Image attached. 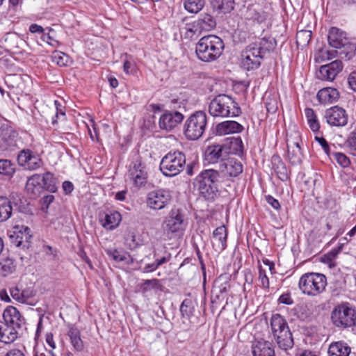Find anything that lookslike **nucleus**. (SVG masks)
I'll return each mask as SVG.
<instances>
[{
    "instance_id": "09e8293b",
    "label": "nucleus",
    "mask_w": 356,
    "mask_h": 356,
    "mask_svg": "<svg viewBox=\"0 0 356 356\" xmlns=\"http://www.w3.org/2000/svg\"><path fill=\"white\" fill-rule=\"evenodd\" d=\"M15 172L14 164L7 159L0 160V175L11 177Z\"/></svg>"
},
{
    "instance_id": "c9c22d12",
    "label": "nucleus",
    "mask_w": 356,
    "mask_h": 356,
    "mask_svg": "<svg viewBox=\"0 0 356 356\" xmlns=\"http://www.w3.org/2000/svg\"><path fill=\"white\" fill-rule=\"evenodd\" d=\"M13 213L11 201L6 196H0V222L9 219Z\"/></svg>"
},
{
    "instance_id": "bf43d9fd",
    "label": "nucleus",
    "mask_w": 356,
    "mask_h": 356,
    "mask_svg": "<svg viewBox=\"0 0 356 356\" xmlns=\"http://www.w3.org/2000/svg\"><path fill=\"white\" fill-rule=\"evenodd\" d=\"M10 293L13 298L18 301L19 302H22V301L24 300L22 296V290L17 286L10 288Z\"/></svg>"
},
{
    "instance_id": "f704fd0d",
    "label": "nucleus",
    "mask_w": 356,
    "mask_h": 356,
    "mask_svg": "<svg viewBox=\"0 0 356 356\" xmlns=\"http://www.w3.org/2000/svg\"><path fill=\"white\" fill-rule=\"evenodd\" d=\"M252 45L256 46L257 48L259 49L260 54H261V56L263 57L266 52L272 51L275 48L277 42L272 37H264L259 39L258 42L252 43Z\"/></svg>"
},
{
    "instance_id": "864d4df0",
    "label": "nucleus",
    "mask_w": 356,
    "mask_h": 356,
    "mask_svg": "<svg viewBox=\"0 0 356 356\" xmlns=\"http://www.w3.org/2000/svg\"><path fill=\"white\" fill-rule=\"evenodd\" d=\"M124 61L123 70L127 74H133L136 71V66L135 63L131 60V56Z\"/></svg>"
},
{
    "instance_id": "9b49d317",
    "label": "nucleus",
    "mask_w": 356,
    "mask_h": 356,
    "mask_svg": "<svg viewBox=\"0 0 356 356\" xmlns=\"http://www.w3.org/2000/svg\"><path fill=\"white\" fill-rule=\"evenodd\" d=\"M170 200L171 195L169 191L159 189L148 193L146 202L150 209L161 210L170 203Z\"/></svg>"
},
{
    "instance_id": "a878e982",
    "label": "nucleus",
    "mask_w": 356,
    "mask_h": 356,
    "mask_svg": "<svg viewBox=\"0 0 356 356\" xmlns=\"http://www.w3.org/2000/svg\"><path fill=\"white\" fill-rule=\"evenodd\" d=\"M252 349L253 356H275L273 345L268 341L260 340L254 342Z\"/></svg>"
},
{
    "instance_id": "20e7f679",
    "label": "nucleus",
    "mask_w": 356,
    "mask_h": 356,
    "mask_svg": "<svg viewBox=\"0 0 356 356\" xmlns=\"http://www.w3.org/2000/svg\"><path fill=\"white\" fill-rule=\"evenodd\" d=\"M327 286V278L321 273H307L303 274L298 282L301 292L309 296H316L323 293Z\"/></svg>"
},
{
    "instance_id": "4c0bfd02",
    "label": "nucleus",
    "mask_w": 356,
    "mask_h": 356,
    "mask_svg": "<svg viewBox=\"0 0 356 356\" xmlns=\"http://www.w3.org/2000/svg\"><path fill=\"white\" fill-rule=\"evenodd\" d=\"M42 187L50 193H55L58 189L57 179L54 174L50 172H46L42 175Z\"/></svg>"
},
{
    "instance_id": "bb28decb",
    "label": "nucleus",
    "mask_w": 356,
    "mask_h": 356,
    "mask_svg": "<svg viewBox=\"0 0 356 356\" xmlns=\"http://www.w3.org/2000/svg\"><path fill=\"white\" fill-rule=\"evenodd\" d=\"M317 98L321 104H332L339 98V92L334 88H324L318 92Z\"/></svg>"
},
{
    "instance_id": "e2e57ef3",
    "label": "nucleus",
    "mask_w": 356,
    "mask_h": 356,
    "mask_svg": "<svg viewBox=\"0 0 356 356\" xmlns=\"http://www.w3.org/2000/svg\"><path fill=\"white\" fill-rule=\"evenodd\" d=\"M315 139L316 141H318L319 145L322 147L325 153L327 155L330 156V146H329L327 142L326 141V140L323 137H317V136L315 137Z\"/></svg>"
},
{
    "instance_id": "aec40b11",
    "label": "nucleus",
    "mask_w": 356,
    "mask_h": 356,
    "mask_svg": "<svg viewBox=\"0 0 356 356\" xmlns=\"http://www.w3.org/2000/svg\"><path fill=\"white\" fill-rule=\"evenodd\" d=\"M343 65L340 60H335L329 64L322 65L318 71V77L323 81H333L341 72Z\"/></svg>"
},
{
    "instance_id": "3c124183",
    "label": "nucleus",
    "mask_w": 356,
    "mask_h": 356,
    "mask_svg": "<svg viewBox=\"0 0 356 356\" xmlns=\"http://www.w3.org/2000/svg\"><path fill=\"white\" fill-rule=\"evenodd\" d=\"M52 60L59 66H66L69 62V57L61 51H55L52 55Z\"/></svg>"
},
{
    "instance_id": "0e129e2a",
    "label": "nucleus",
    "mask_w": 356,
    "mask_h": 356,
    "mask_svg": "<svg viewBox=\"0 0 356 356\" xmlns=\"http://www.w3.org/2000/svg\"><path fill=\"white\" fill-rule=\"evenodd\" d=\"M266 108L268 113H275L277 110V104L275 99H270L266 103Z\"/></svg>"
},
{
    "instance_id": "a18cd8bd",
    "label": "nucleus",
    "mask_w": 356,
    "mask_h": 356,
    "mask_svg": "<svg viewBox=\"0 0 356 356\" xmlns=\"http://www.w3.org/2000/svg\"><path fill=\"white\" fill-rule=\"evenodd\" d=\"M184 8L191 13H197L204 6V0H184Z\"/></svg>"
},
{
    "instance_id": "6ab92c4d",
    "label": "nucleus",
    "mask_w": 356,
    "mask_h": 356,
    "mask_svg": "<svg viewBox=\"0 0 356 356\" xmlns=\"http://www.w3.org/2000/svg\"><path fill=\"white\" fill-rule=\"evenodd\" d=\"M165 229L168 232L176 233L184 229V216L179 209L174 208L165 220Z\"/></svg>"
},
{
    "instance_id": "473e14b6",
    "label": "nucleus",
    "mask_w": 356,
    "mask_h": 356,
    "mask_svg": "<svg viewBox=\"0 0 356 356\" xmlns=\"http://www.w3.org/2000/svg\"><path fill=\"white\" fill-rule=\"evenodd\" d=\"M350 347L343 341L332 343L328 348L329 356H348L350 353Z\"/></svg>"
},
{
    "instance_id": "6e6552de",
    "label": "nucleus",
    "mask_w": 356,
    "mask_h": 356,
    "mask_svg": "<svg viewBox=\"0 0 356 356\" xmlns=\"http://www.w3.org/2000/svg\"><path fill=\"white\" fill-rule=\"evenodd\" d=\"M355 312L346 305H341L334 308L331 318L337 327H350L354 324Z\"/></svg>"
},
{
    "instance_id": "774afa93",
    "label": "nucleus",
    "mask_w": 356,
    "mask_h": 356,
    "mask_svg": "<svg viewBox=\"0 0 356 356\" xmlns=\"http://www.w3.org/2000/svg\"><path fill=\"white\" fill-rule=\"evenodd\" d=\"M348 82L350 88L356 92V71L352 72L348 78Z\"/></svg>"
},
{
    "instance_id": "412c9836",
    "label": "nucleus",
    "mask_w": 356,
    "mask_h": 356,
    "mask_svg": "<svg viewBox=\"0 0 356 356\" xmlns=\"http://www.w3.org/2000/svg\"><path fill=\"white\" fill-rule=\"evenodd\" d=\"M3 323L12 326L17 330L24 323V319L19 312L13 306L7 307L3 313Z\"/></svg>"
},
{
    "instance_id": "72a5a7b5",
    "label": "nucleus",
    "mask_w": 356,
    "mask_h": 356,
    "mask_svg": "<svg viewBox=\"0 0 356 356\" xmlns=\"http://www.w3.org/2000/svg\"><path fill=\"white\" fill-rule=\"evenodd\" d=\"M273 168L277 174L278 178L282 181L288 179V173L286 165L279 156H273L272 157Z\"/></svg>"
},
{
    "instance_id": "dca6fc26",
    "label": "nucleus",
    "mask_w": 356,
    "mask_h": 356,
    "mask_svg": "<svg viewBox=\"0 0 356 356\" xmlns=\"http://www.w3.org/2000/svg\"><path fill=\"white\" fill-rule=\"evenodd\" d=\"M228 153V148L225 145H210L205 151L204 159L209 164H213V168H217V165L227 158Z\"/></svg>"
},
{
    "instance_id": "423d86ee",
    "label": "nucleus",
    "mask_w": 356,
    "mask_h": 356,
    "mask_svg": "<svg viewBox=\"0 0 356 356\" xmlns=\"http://www.w3.org/2000/svg\"><path fill=\"white\" fill-rule=\"evenodd\" d=\"M207 124V116L204 111L191 114L184 124V134L188 140L199 139L204 133Z\"/></svg>"
},
{
    "instance_id": "de8ad7c7",
    "label": "nucleus",
    "mask_w": 356,
    "mask_h": 356,
    "mask_svg": "<svg viewBox=\"0 0 356 356\" xmlns=\"http://www.w3.org/2000/svg\"><path fill=\"white\" fill-rule=\"evenodd\" d=\"M195 308L190 299H185L180 305V312L184 318H190L193 314Z\"/></svg>"
},
{
    "instance_id": "58836bf2",
    "label": "nucleus",
    "mask_w": 356,
    "mask_h": 356,
    "mask_svg": "<svg viewBox=\"0 0 356 356\" xmlns=\"http://www.w3.org/2000/svg\"><path fill=\"white\" fill-rule=\"evenodd\" d=\"M270 325L273 335L289 328L286 320L279 314L272 316Z\"/></svg>"
},
{
    "instance_id": "39448f33",
    "label": "nucleus",
    "mask_w": 356,
    "mask_h": 356,
    "mask_svg": "<svg viewBox=\"0 0 356 356\" xmlns=\"http://www.w3.org/2000/svg\"><path fill=\"white\" fill-rule=\"evenodd\" d=\"M186 162L184 152L170 151L162 158L159 168L164 176L175 177L183 171Z\"/></svg>"
},
{
    "instance_id": "4d7b16f0",
    "label": "nucleus",
    "mask_w": 356,
    "mask_h": 356,
    "mask_svg": "<svg viewBox=\"0 0 356 356\" xmlns=\"http://www.w3.org/2000/svg\"><path fill=\"white\" fill-rule=\"evenodd\" d=\"M198 170L199 163L195 161H193L187 164L186 168V173L188 176H193L195 172H197Z\"/></svg>"
},
{
    "instance_id": "ddd939ff",
    "label": "nucleus",
    "mask_w": 356,
    "mask_h": 356,
    "mask_svg": "<svg viewBox=\"0 0 356 356\" xmlns=\"http://www.w3.org/2000/svg\"><path fill=\"white\" fill-rule=\"evenodd\" d=\"M0 138L5 149H12L15 147L19 140L17 131L8 121H5L0 127Z\"/></svg>"
},
{
    "instance_id": "7c9ffc66",
    "label": "nucleus",
    "mask_w": 356,
    "mask_h": 356,
    "mask_svg": "<svg viewBox=\"0 0 356 356\" xmlns=\"http://www.w3.org/2000/svg\"><path fill=\"white\" fill-rule=\"evenodd\" d=\"M274 337L276 338L277 343L280 348L286 350L293 348V339L289 328L284 330H282V332L275 334Z\"/></svg>"
},
{
    "instance_id": "5fc2aeb1",
    "label": "nucleus",
    "mask_w": 356,
    "mask_h": 356,
    "mask_svg": "<svg viewBox=\"0 0 356 356\" xmlns=\"http://www.w3.org/2000/svg\"><path fill=\"white\" fill-rule=\"evenodd\" d=\"M54 105L56 106V113L54 117L52 118V124H55L57 122V119L60 117H65V108L62 106L60 102L58 100L54 101Z\"/></svg>"
},
{
    "instance_id": "2eb2a0df",
    "label": "nucleus",
    "mask_w": 356,
    "mask_h": 356,
    "mask_svg": "<svg viewBox=\"0 0 356 356\" xmlns=\"http://www.w3.org/2000/svg\"><path fill=\"white\" fill-rule=\"evenodd\" d=\"M242 56L243 67L248 71L257 69L260 66L263 58L260 54L259 49L252 44L246 48Z\"/></svg>"
},
{
    "instance_id": "37998d69",
    "label": "nucleus",
    "mask_w": 356,
    "mask_h": 356,
    "mask_svg": "<svg viewBox=\"0 0 356 356\" xmlns=\"http://www.w3.org/2000/svg\"><path fill=\"white\" fill-rule=\"evenodd\" d=\"M183 31L184 36L186 38H193V37L198 36L202 33V31L196 21L186 24L183 28Z\"/></svg>"
},
{
    "instance_id": "4468645a",
    "label": "nucleus",
    "mask_w": 356,
    "mask_h": 356,
    "mask_svg": "<svg viewBox=\"0 0 356 356\" xmlns=\"http://www.w3.org/2000/svg\"><path fill=\"white\" fill-rule=\"evenodd\" d=\"M129 176L136 186H140L146 182L147 173L145 166L138 155L129 165Z\"/></svg>"
},
{
    "instance_id": "a19ab883",
    "label": "nucleus",
    "mask_w": 356,
    "mask_h": 356,
    "mask_svg": "<svg viewBox=\"0 0 356 356\" xmlns=\"http://www.w3.org/2000/svg\"><path fill=\"white\" fill-rule=\"evenodd\" d=\"M212 6L221 13H227L231 12L234 7V0H213Z\"/></svg>"
},
{
    "instance_id": "f03ea898",
    "label": "nucleus",
    "mask_w": 356,
    "mask_h": 356,
    "mask_svg": "<svg viewBox=\"0 0 356 356\" xmlns=\"http://www.w3.org/2000/svg\"><path fill=\"white\" fill-rule=\"evenodd\" d=\"M209 113L214 118H234L239 116L241 109L238 103L225 94L216 96L209 104Z\"/></svg>"
},
{
    "instance_id": "338daca9",
    "label": "nucleus",
    "mask_w": 356,
    "mask_h": 356,
    "mask_svg": "<svg viewBox=\"0 0 356 356\" xmlns=\"http://www.w3.org/2000/svg\"><path fill=\"white\" fill-rule=\"evenodd\" d=\"M347 143L351 149L356 150V131H353L350 134Z\"/></svg>"
},
{
    "instance_id": "c85d7f7f",
    "label": "nucleus",
    "mask_w": 356,
    "mask_h": 356,
    "mask_svg": "<svg viewBox=\"0 0 356 356\" xmlns=\"http://www.w3.org/2000/svg\"><path fill=\"white\" fill-rule=\"evenodd\" d=\"M107 255L115 262H124L127 265L134 263V259L127 252L117 248H107L105 250Z\"/></svg>"
},
{
    "instance_id": "c756f323",
    "label": "nucleus",
    "mask_w": 356,
    "mask_h": 356,
    "mask_svg": "<svg viewBox=\"0 0 356 356\" xmlns=\"http://www.w3.org/2000/svg\"><path fill=\"white\" fill-rule=\"evenodd\" d=\"M17 338V331L12 326L0 321V341L10 343Z\"/></svg>"
},
{
    "instance_id": "393cba45",
    "label": "nucleus",
    "mask_w": 356,
    "mask_h": 356,
    "mask_svg": "<svg viewBox=\"0 0 356 356\" xmlns=\"http://www.w3.org/2000/svg\"><path fill=\"white\" fill-rule=\"evenodd\" d=\"M122 220L121 214L116 211H108L104 216L101 217L99 221L102 227L106 229L113 230L118 227Z\"/></svg>"
},
{
    "instance_id": "49530a36",
    "label": "nucleus",
    "mask_w": 356,
    "mask_h": 356,
    "mask_svg": "<svg viewBox=\"0 0 356 356\" xmlns=\"http://www.w3.org/2000/svg\"><path fill=\"white\" fill-rule=\"evenodd\" d=\"M338 52L337 50L321 49L316 56L315 60L318 63L325 62L335 58Z\"/></svg>"
},
{
    "instance_id": "f8f14e48",
    "label": "nucleus",
    "mask_w": 356,
    "mask_h": 356,
    "mask_svg": "<svg viewBox=\"0 0 356 356\" xmlns=\"http://www.w3.org/2000/svg\"><path fill=\"white\" fill-rule=\"evenodd\" d=\"M17 162L25 170L31 171L39 169L43 164L39 155L29 149H23L19 152Z\"/></svg>"
},
{
    "instance_id": "8fccbe9b",
    "label": "nucleus",
    "mask_w": 356,
    "mask_h": 356,
    "mask_svg": "<svg viewBox=\"0 0 356 356\" xmlns=\"http://www.w3.org/2000/svg\"><path fill=\"white\" fill-rule=\"evenodd\" d=\"M312 38V32L306 30H301L296 34V42L298 45L305 46L307 44Z\"/></svg>"
},
{
    "instance_id": "ea45409f",
    "label": "nucleus",
    "mask_w": 356,
    "mask_h": 356,
    "mask_svg": "<svg viewBox=\"0 0 356 356\" xmlns=\"http://www.w3.org/2000/svg\"><path fill=\"white\" fill-rule=\"evenodd\" d=\"M339 49H341L339 52L341 58L350 60L356 54V42L348 39L347 42H345Z\"/></svg>"
},
{
    "instance_id": "79ce46f5",
    "label": "nucleus",
    "mask_w": 356,
    "mask_h": 356,
    "mask_svg": "<svg viewBox=\"0 0 356 356\" xmlns=\"http://www.w3.org/2000/svg\"><path fill=\"white\" fill-rule=\"evenodd\" d=\"M305 113L311 130L314 132L318 131L320 129V124L314 111L312 108H307L305 110Z\"/></svg>"
},
{
    "instance_id": "a211bd4d",
    "label": "nucleus",
    "mask_w": 356,
    "mask_h": 356,
    "mask_svg": "<svg viewBox=\"0 0 356 356\" xmlns=\"http://www.w3.org/2000/svg\"><path fill=\"white\" fill-rule=\"evenodd\" d=\"M184 120V115L179 111H165L159 120V128L170 131L179 124Z\"/></svg>"
},
{
    "instance_id": "7ed1b4c3",
    "label": "nucleus",
    "mask_w": 356,
    "mask_h": 356,
    "mask_svg": "<svg viewBox=\"0 0 356 356\" xmlns=\"http://www.w3.org/2000/svg\"><path fill=\"white\" fill-rule=\"evenodd\" d=\"M223 179L216 168L204 170L195 178V184L200 193L206 198H212L219 191Z\"/></svg>"
},
{
    "instance_id": "69168bd1",
    "label": "nucleus",
    "mask_w": 356,
    "mask_h": 356,
    "mask_svg": "<svg viewBox=\"0 0 356 356\" xmlns=\"http://www.w3.org/2000/svg\"><path fill=\"white\" fill-rule=\"evenodd\" d=\"M266 16L264 12L254 11L252 15V19L254 22H257L259 24L264 22L266 20Z\"/></svg>"
},
{
    "instance_id": "13d9d810",
    "label": "nucleus",
    "mask_w": 356,
    "mask_h": 356,
    "mask_svg": "<svg viewBox=\"0 0 356 356\" xmlns=\"http://www.w3.org/2000/svg\"><path fill=\"white\" fill-rule=\"evenodd\" d=\"M159 280L158 279L145 280L143 284V289L145 291L150 290L158 287Z\"/></svg>"
},
{
    "instance_id": "f3484780",
    "label": "nucleus",
    "mask_w": 356,
    "mask_h": 356,
    "mask_svg": "<svg viewBox=\"0 0 356 356\" xmlns=\"http://www.w3.org/2000/svg\"><path fill=\"white\" fill-rule=\"evenodd\" d=\"M300 136L296 133L293 137L289 136L286 139L288 159L292 165L300 164L303 154L300 145Z\"/></svg>"
},
{
    "instance_id": "603ef678",
    "label": "nucleus",
    "mask_w": 356,
    "mask_h": 356,
    "mask_svg": "<svg viewBox=\"0 0 356 356\" xmlns=\"http://www.w3.org/2000/svg\"><path fill=\"white\" fill-rule=\"evenodd\" d=\"M334 159L343 168H347L350 164L349 158L341 152H334L332 154Z\"/></svg>"
},
{
    "instance_id": "f257e3e1",
    "label": "nucleus",
    "mask_w": 356,
    "mask_h": 356,
    "mask_svg": "<svg viewBox=\"0 0 356 356\" xmlns=\"http://www.w3.org/2000/svg\"><path fill=\"white\" fill-rule=\"evenodd\" d=\"M224 49L222 40L215 35L202 37L195 47V54L199 60L203 62H212L217 60Z\"/></svg>"
},
{
    "instance_id": "6e6d98bb",
    "label": "nucleus",
    "mask_w": 356,
    "mask_h": 356,
    "mask_svg": "<svg viewBox=\"0 0 356 356\" xmlns=\"http://www.w3.org/2000/svg\"><path fill=\"white\" fill-rule=\"evenodd\" d=\"M259 280L260 281L263 288H269L268 277L266 275L265 270H264L261 267L259 268Z\"/></svg>"
},
{
    "instance_id": "4be33fe9",
    "label": "nucleus",
    "mask_w": 356,
    "mask_h": 356,
    "mask_svg": "<svg viewBox=\"0 0 356 356\" xmlns=\"http://www.w3.org/2000/svg\"><path fill=\"white\" fill-rule=\"evenodd\" d=\"M26 191L31 198H36L44 191L42 187V175L34 174L28 178L26 183Z\"/></svg>"
},
{
    "instance_id": "9d476101",
    "label": "nucleus",
    "mask_w": 356,
    "mask_h": 356,
    "mask_svg": "<svg viewBox=\"0 0 356 356\" xmlns=\"http://www.w3.org/2000/svg\"><path fill=\"white\" fill-rule=\"evenodd\" d=\"M323 119L330 127H342L348 124V115L344 108L334 106L325 111Z\"/></svg>"
},
{
    "instance_id": "c03bdc74",
    "label": "nucleus",
    "mask_w": 356,
    "mask_h": 356,
    "mask_svg": "<svg viewBox=\"0 0 356 356\" xmlns=\"http://www.w3.org/2000/svg\"><path fill=\"white\" fill-rule=\"evenodd\" d=\"M15 268L14 260L10 257L3 258L0 262V268L3 276L12 274Z\"/></svg>"
},
{
    "instance_id": "680f3d73",
    "label": "nucleus",
    "mask_w": 356,
    "mask_h": 356,
    "mask_svg": "<svg viewBox=\"0 0 356 356\" xmlns=\"http://www.w3.org/2000/svg\"><path fill=\"white\" fill-rule=\"evenodd\" d=\"M171 259V254L167 251L165 252L164 255L160 259L156 258L154 261L157 268L162 266L163 264L168 262Z\"/></svg>"
},
{
    "instance_id": "e433bc0d",
    "label": "nucleus",
    "mask_w": 356,
    "mask_h": 356,
    "mask_svg": "<svg viewBox=\"0 0 356 356\" xmlns=\"http://www.w3.org/2000/svg\"><path fill=\"white\" fill-rule=\"evenodd\" d=\"M195 21L199 25L202 32L209 31L215 28L216 25L214 17L208 13L201 14L199 18Z\"/></svg>"
},
{
    "instance_id": "cd10ccee",
    "label": "nucleus",
    "mask_w": 356,
    "mask_h": 356,
    "mask_svg": "<svg viewBox=\"0 0 356 356\" xmlns=\"http://www.w3.org/2000/svg\"><path fill=\"white\" fill-rule=\"evenodd\" d=\"M243 127L236 121H225L219 123L216 127L217 132L220 135L240 133L243 131Z\"/></svg>"
},
{
    "instance_id": "2f4dec72",
    "label": "nucleus",
    "mask_w": 356,
    "mask_h": 356,
    "mask_svg": "<svg viewBox=\"0 0 356 356\" xmlns=\"http://www.w3.org/2000/svg\"><path fill=\"white\" fill-rule=\"evenodd\" d=\"M67 335L70 337V343L74 349L78 352H81L84 348V344L81 338L80 330L71 325L68 327Z\"/></svg>"
},
{
    "instance_id": "5701e85b",
    "label": "nucleus",
    "mask_w": 356,
    "mask_h": 356,
    "mask_svg": "<svg viewBox=\"0 0 356 356\" xmlns=\"http://www.w3.org/2000/svg\"><path fill=\"white\" fill-rule=\"evenodd\" d=\"M349 39L347 33L337 27H331L327 35V41L330 46L335 49H339L347 42Z\"/></svg>"
},
{
    "instance_id": "0eeeda50",
    "label": "nucleus",
    "mask_w": 356,
    "mask_h": 356,
    "mask_svg": "<svg viewBox=\"0 0 356 356\" xmlns=\"http://www.w3.org/2000/svg\"><path fill=\"white\" fill-rule=\"evenodd\" d=\"M216 170L225 181L238 177L243 172V167L241 161L234 158H227L217 165Z\"/></svg>"
},
{
    "instance_id": "1a4fd4ad",
    "label": "nucleus",
    "mask_w": 356,
    "mask_h": 356,
    "mask_svg": "<svg viewBox=\"0 0 356 356\" xmlns=\"http://www.w3.org/2000/svg\"><path fill=\"white\" fill-rule=\"evenodd\" d=\"M10 243L16 247L22 249L29 248L32 235L31 229L27 226L15 225L8 232Z\"/></svg>"
},
{
    "instance_id": "052dcab7",
    "label": "nucleus",
    "mask_w": 356,
    "mask_h": 356,
    "mask_svg": "<svg viewBox=\"0 0 356 356\" xmlns=\"http://www.w3.org/2000/svg\"><path fill=\"white\" fill-rule=\"evenodd\" d=\"M339 250L333 249L323 257V261L325 263H332L337 257Z\"/></svg>"
},
{
    "instance_id": "b1692460",
    "label": "nucleus",
    "mask_w": 356,
    "mask_h": 356,
    "mask_svg": "<svg viewBox=\"0 0 356 356\" xmlns=\"http://www.w3.org/2000/svg\"><path fill=\"white\" fill-rule=\"evenodd\" d=\"M227 231L224 225L217 227L213 232V248L216 251L222 252L227 248Z\"/></svg>"
}]
</instances>
